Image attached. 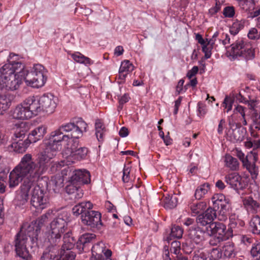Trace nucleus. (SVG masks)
<instances>
[{
    "mask_svg": "<svg viewBox=\"0 0 260 260\" xmlns=\"http://www.w3.org/2000/svg\"><path fill=\"white\" fill-rule=\"evenodd\" d=\"M57 151L46 145L45 148L38 154L36 163L29 153L24 154L20 162L14 168L17 178L29 176L31 179L37 181L40 177L47 170L50 161Z\"/></svg>",
    "mask_w": 260,
    "mask_h": 260,
    "instance_id": "f257e3e1",
    "label": "nucleus"
},
{
    "mask_svg": "<svg viewBox=\"0 0 260 260\" xmlns=\"http://www.w3.org/2000/svg\"><path fill=\"white\" fill-rule=\"evenodd\" d=\"M40 230L36 222L25 223L16 235L14 241L15 251L17 255L22 260H32V257L26 248V244L29 245L28 238L30 242V247H32L33 244L37 243Z\"/></svg>",
    "mask_w": 260,
    "mask_h": 260,
    "instance_id": "f03ea898",
    "label": "nucleus"
},
{
    "mask_svg": "<svg viewBox=\"0 0 260 260\" xmlns=\"http://www.w3.org/2000/svg\"><path fill=\"white\" fill-rule=\"evenodd\" d=\"M15 168H14L10 173L8 185L10 188H13L23 181L19 189L16 191V196L14 200V204L16 207L22 208L27 203L30 189L34 182L36 181L31 179L29 176H24L18 178V177H15V174H17V173L15 172Z\"/></svg>",
    "mask_w": 260,
    "mask_h": 260,
    "instance_id": "7ed1b4c3",
    "label": "nucleus"
},
{
    "mask_svg": "<svg viewBox=\"0 0 260 260\" xmlns=\"http://www.w3.org/2000/svg\"><path fill=\"white\" fill-rule=\"evenodd\" d=\"M232 59L242 57L246 60H252L255 57V51L252 45L246 40L240 39L231 45V49L226 52Z\"/></svg>",
    "mask_w": 260,
    "mask_h": 260,
    "instance_id": "20e7f679",
    "label": "nucleus"
},
{
    "mask_svg": "<svg viewBox=\"0 0 260 260\" xmlns=\"http://www.w3.org/2000/svg\"><path fill=\"white\" fill-rule=\"evenodd\" d=\"M68 223L62 216L55 218L50 224V229L46 233V239L51 245H58L60 242L61 235L67 230Z\"/></svg>",
    "mask_w": 260,
    "mask_h": 260,
    "instance_id": "39448f33",
    "label": "nucleus"
},
{
    "mask_svg": "<svg viewBox=\"0 0 260 260\" xmlns=\"http://www.w3.org/2000/svg\"><path fill=\"white\" fill-rule=\"evenodd\" d=\"M37 104L32 100L31 96L28 97L15 108L12 113L13 118L18 120H26L37 116Z\"/></svg>",
    "mask_w": 260,
    "mask_h": 260,
    "instance_id": "423d86ee",
    "label": "nucleus"
},
{
    "mask_svg": "<svg viewBox=\"0 0 260 260\" xmlns=\"http://www.w3.org/2000/svg\"><path fill=\"white\" fill-rule=\"evenodd\" d=\"M23 78L26 85L39 88L43 86L47 81V71L42 65L36 64L30 71H26Z\"/></svg>",
    "mask_w": 260,
    "mask_h": 260,
    "instance_id": "0eeeda50",
    "label": "nucleus"
},
{
    "mask_svg": "<svg viewBox=\"0 0 260 260\" xmlns=\"http://www.w3.org/2000/svg\"><path fill=\"white\" fill-rule=\"evenodd\" d=\"M24 78L22 75L12 74L9 66L0 68V84L3 88L14 90L18 88Z\"/></svg>",
    "mask_w": 260,
    "mask_h": 260,
    "instance_id": "6e6552de",
    "label": "nucleus"
},
{
    "mask_svg": "<svg viewBox=\"0 0 260 260\" xmlns=\"http://www.w3.org/2000/svg\"><path fill=\"white\" fill-rule=\"evenodd\" d=\"M87 124L81 118L75 119L72 122L61 125V128L69 136L70 143L82 137L83 133L87 132Z\"/></svg>",
    "mask_w": 260,
    "mask_h": 260,
    "instance_id": "1a4fd4ad",
    "label": "nucleus"
},
{
    "mask_svg": "<svg viewBox=\"0 0 260 260\" xmlns=\"http://www.w3.org/2000/svg\"><path fill=\"white\" fill-rule=\"evenodd\" d=\"M31 98L38 104L37 114L42 111L52 113L56 108L57 98L51 93L44 94L39 99L34 96H31Z\"/></svg>",
    "mask_w": 260,
    "mask_h": 260,
    "instance_id": "9d476101",
    "label": "nucleus"
},
{
    "mask_svg": "<svg viewBox=\"0 0 260 260\" xmlns=\"http://www.w3.org/2000/svg\"><path fill=\"white\" fill-rule=\"evenodd\" d=\"M30 204L38 211H41L46 208L49 205L47 194L39 185H37L34 188Z\"/></svg>",
    "mask_w": 260,
    "mask_h": 260,
    "instance_id": "9b49d317",
    "label": "nucleus"
},
{
    "mask_svg": "<svg viewBox=\"0 0 260 260\" xmlns=\"http://www.w3.org/2000/svg\"><path fill=\"white\" fill-rule=\"evenodd\" d=\"M64 132L61 128V125L56 129L52 131L49 135L48 142L46 143V145L51 148L53 150L58 151L61 149V142L66 143V147L67 144H69V136L66 134H63Z\"/></svg>",
    "mask_w": 260,
    "mask_h": 260,
    "instance_id": "f8f14e48",
    "label": "nucleus"
},
{
    "mask_svg": "<svg viewBox=\"0 0 260 260\" xmlns=\"http://www.w3.org/2000/svg\"><path fill=\"white\" fill-rule=\"evenodd\" d=\"M82 222L91 228H96L102 224L101 214L98 211H90L81 216Z\"/></svg>",
    "mask_w": 260,
    "mask_h": 260,
    "instance_id": "ddd939ff",
    "label": "nucleus"
},
{
    "mask_svg": "<svg viewBox=\"0 0 260 260\" xmlns=\"http://www.w3.org/2000/svg\"><path fill=\"white\" fill-rule=\"evenodd\" d=\"M18 56L13 53L9 54L8 59V63L4 66H9L12 74L22 75L24 77L27 71L24 70V66L20 61H18Z\"/></svg>",
    "mask_w": 260,
    "mask_h": 260,
    "instance_id": "4468645a",
    "label": "nucleus"
},
{
    "mask_svg": "<svg viewBox=\"0 0 260 260\" xmlns=\"http://www.w3.org/2000/svg\"><path fill=\"white\" fill-rule=\"evenodd\" d=\"M212 235L217 236L225 240L229 239L231 237V233L226 230L225 224L219 222H214L210 224L209 227Z\"/></svg>",
    "mask_w": 260,
    "mask_h": 260,
    "instance_id": "2eb2a0df",
    "label": "nucleus"
},
{
    "mask_svg": "<svg viewBox=\"0 0 260 260\" xmlns=\"http://www.w3.org/2000/svg\"><path fill=\"white\" fill-rule=\"evenodd\" d=\"M70 180L71 182L79 185L87 184L90 182V175L86 170H76L72 172Z\"/></svg>",
    "mask_w": 260,
    "mask_h": 260,
    "instance_id": "dca6fc26",
    "label": "nucleus"
},
{
    "mask_svg": "<svg viewBox=\"0 0 260 260\" xmlns=\"http://www.w3.org/2000/svg\"><path fill=\"white\" fill-rule=\"evenodd\" d=\"M229 220L228 230L231 233L232 237L234 235L238 234L241 232V228L244 226L245 223L235 214H232L229 217Z\"/></svg>",
    "mask_w": 260,
    "mask_h": 260,
    "instance_id": "f3484780",
    "label": "nucleus"
},
{
    "mask_svg": "<svg viewBox=\"0 0 260 260\" xmlns=\"http://www.w3.org/2000/svg\"><path fill=\"white\" fill-rule=\"evenodd\" d=\"M47 133V127L40 125L31 131L28 136L29 143H34L41 140Z\"/></svg>",
    "mask_w": 260,
    "mask_h": 260,
    "instance_id": "a211bd4d",
    "label": "nucleus"
},
{
    "mask_svg": "<svg viewBox=\"0 0 260 260\" xmlns=\"http://www.w3.org/2000/svg\"><path fill=\"white\" fill-rule=\"evenodd\" d=\"M241 180V176L236 172L229 173L225 176V181L235 190L242 188Z\"/></svg>",
    "mask_w": 260,
    "mask_h": 260,
    "instance_id": "6ab92c4d",
    "label": "nucleus"
},
{
    "mask_svg": "<svg viewBox=\"0 0 260 260\" xmlns=\"http://www.w3.org/2000/svg\"><path fill=\"white\" fill-rule=\"evenodd\" d=\"M67 149L71 150V156L76 160L84 159L88 153V150L85 147H81L76 149L75 146H70L67 144Z\"/></svg>",
    "mask_w": 260,
    "mask_h": 260,
    "instance_id": "aec40b11",
    "label": "nucleus"
},
{
    "mask_svg": "<svg viewBox=\"0 0 260 260\" xmlns=\"http://www.w3.org/2000/svg\"><path fill=\"white\" fill-rule=\"evenodd\" d=\"M205 232L199 226H192L188 231V237L191 241L196 243L199 244L204 239Z\"/></svg>",
    "mask_w": 260,
    "mask_h": 260,
    "instance_id": "412c9836",
    "label": "nucleus"
},
{
    "mask_svg": "<svg viewBox=\"0 0 260 260\" xmlns=\"http://www.w3.org/2000/svg\"><path fill=\"white\" fill-rule=\"evenodd\" d=\"M107 250H111L107 248L104 243L100 242L94 244L91 249L92 256L90 260H95L106 256Z\"/></svg>",
    "mask_w": 260,
    "mask_h": 260,
    "instance_id": "4be33fe9",
    "label": "nucleus"
},
{
    "mask_svg": "<svg viewBox=\"0 0 260 260\" xmlns=\"http://www.w3.org/2000/svg\"><path fill=\"white\" fill-rule=\"evenodd\" d=\"M93 208V204L90 201H86L80 203L72 208V212L74 216H78L80 215L85 214L89 212Z\"/></svg>",
    "mask_w": 260,
    "mask_h": 260,
    "instance_id": "5701e85b",
    "label": "nucleus"
},
{
    "mask_svg": "<svg viewBox=\"0 0 260 260\" xmlns=\"http://www.w3.org/2000/svg\"><path fill=\"white\" fill-rule=\"evenodd\" d=\"M243 203L249 212L256 214L260 210V204L250 197L245 198L243 200Z\"/></svg>",
    "mask_w": 260,
    "mask_h": 260,
    "instance_id": "b1692460",
    "label": "nucleus"
},
{
    "mask_svg": "<svg viewBox=\"0 0 260 260\" xmlns=\"http://www.w3.org/2000/svg\"><path fill=\"white\" fill-rule=\"evenodd\" d=\"M96 236L93 234L86 233L82 235L76 243L77 248L79 251L84 250L86 244L95 240Z\"/></svg>",
    "mask_w": 260,
    "mask_h": 260,
    "instance_id": "393cba45",
    "label": "nucleus"
},
{
    "mask_svg": "<svg viewBox=\"0 0 260 260\" xmlns=\"http://www.w3.org/2000/svg\"><path fill=\"white\" fill-rule=\"evenodd\" d=\"M213 208L217 210L221 208V210H225L227 207L228 202L225 199V197L222 194H214L211 199Z\"/></svg>",
    "mask_w": 260,
    "mask_h": 260,
    "instance_id": "a878e982",
    "label": "nucleus"
},
{
    "mask_svg": "<svg viewBox=\"0 0 260 260\" xmlns=\"http://www.w3.org/2000/svg\"><path fill=\"white\" fill-rule=\"evenodd\" d=\"M29 144H30V143H29L27 139L25 141L19 140L17 142H14L10 144L8 146V149L9 151H14L17 153H22L26 150Z\"/></svg>",
    "mask_w": 260,
    "mask_h": 260,
    "instance_id": "bb28decb",
    "label": "nucleus"
},
{
    "mask_svg": "<svg viewBox=\"0 0 260 260\" xmlns=\"http://www.w3.org/2000/svg\"><path fill=\"white\" fill-rule=\"evenodd\" d=\"M235 155L238 157L242 161L243 165H245L248 161H256L257 159V154L256 151H251L245 157V154L241 150L236 149L235 151Z\"/></svg>",
    "mask_w": 260,
    "mask_h": 260,
    "instance_id": "cd10ccee",
    "label": "nucleus"
},
{
    "mask_svg": "<svg viewBox=\"0 0 260 260\" xmlns=\"http://www.w3.org/2000/svg\"><path fill=\"white\" fill-rule=\"evenodd\" d=\"M63 244L61 246L62 250H71L75 246L76 240L73 236L72 232L68 231L63 237Z\"/></svg>",
    "mask_w": 260,
    "mask_h": 260,
    "instance_id": "c85d7f7f",
    "label": "nucleus"
},
{
    "mask_svg": "<svg viewBox=\"0 0 260 260\" xmlns=\"http://www.w3.org/2000/svg\"><path fill=\"white\" fill-rule=\"evenodd\" d=\"M59 245H51L50 243L47 248L43 252L41 257V260H54L55 257L58 254Z\"/></svg>",
    "mask_w": 260,
    "mask_h": 260,
    "instance_id": "c756f323",
    "label": "nucleus"
},
{
    "mask_svg": "<svg viewBox=\"0 0 260 260\" xmlns=\"http://www.w3.org/2000/svg\"><path fill=\"white\" fill-rule=\"evenodd\" d=\"M224 166L231 171H238L239 169L240 164L237 158L230 154H225L224 156Z\"/></svg>",
    "mask_w": 260,
    "mask_h": 260,
    "instance_id": "7c9ffc66",
    "label": "nucleus"
},
{
    "mask_svg": "<svg viewBox=\"0 0 260 260\" xmlns=\"http://www.w3.org/2000/svg\"><path fill=\"white\" fill-rule=\"evenodd\" d=\"M164 207L166 209H172L175 208L178 203V199L175 195L170 196L169 194L164 195L162 200Z\"/></svg>",
    "mask_w": 260,
    "mask_h": 260,
    "instance_id": "2f4dec72",
    "label": "nucleus"
},
{
    "mask_svg": "<svg viewBox=\"0 0 260 260\" xmlns=\"http://www.w3.org/2000/svg\"><path fill=\"white\" fill-rule=\"evenodd\" d=\"M210 189V184L205 183L201 184L197 187L195 191L194 197L197 200H200L204 198Z\"/></svg>",
    "mask_w": 260,
    "mask_h": 260,
    "instance_id": "473e14b6",
    "label": "nucleus"
},
{
    "mask_svg": "<svg viewBox=\"0 0 260 260\" xmlns=\"http://www.w3.org/2000/svg\"><path fill=\"white\" fill-rule=\"evenodd\" d=\"M95 135L99 142L103 141V136L105 132V127L100 119H97L95 122Z\"/></svg>",
    "mask_w": 260,
    "mask_h": 260,
    "instance_id": "72a5a7b5",
    "label": "nucleus"
},
{
    "mask_svg": "<svg viewBox=\"0 0 260 260\" xmlns=\"http://www.w3.org/2000/svg\"><path fill=\"white\" fill-rule=\"evenodd\" d=\"M71 56L72 58L77 62L83 63L85 65H91L93 63V61L89 58L85 56L79 52L72 54Z\"/></svg>",
    "mask_w": 260,
    "mask_h": 260,
    "instance_id": "f704fd0d",
    "label": "nucleus"
},
{
    "mask_svg": "<svg viewBox=\"0 0 260 260\" xmlns=\"http://www.w3.org/2000/svg\"><path fill=\"white\" fill-rule=\"evenodd\" d=\"M11 104V100L6 95H0V115H3L9 109Z\"/></svg>",
    "mask_w": 260,
    "mask_h": 260,
    "instance_id": "c9c22d12",
    "label": "nucleus"
},
{
    "mask_svg": "<svg viewBox=\"0 0 260 260\" xmlns=\"http://www.w3.org/2000/svg\"><path fill=\"white\" fill-rule=\"evenodd\" d=\"M222 254L226 257H233L235 256L234 244L232 242H227L222 247Z\"/></svg>",
    "mask_w": 260,
    "mask_h": 260,
    "instance_id": "e433bc0d",
    "label": "nucleus"
},
{
    "mask_svg": "<svg viewBox=\"0 0 260 260\" xmlns=\"http://www.w3.org/2000/svg\"><path fill=\"white\" fill-rule=\"evenodd\" d=\"M248 113L252 122L251 126L254 127L256 129L260 131V112L258 111H254Z\"/></svg>",
    "mask_w": 260,
    "mask_h": 260,
    "instance_id": "4c0bfd02",
    "label": "nucleus"
},
{
    "mask_svg": "<svg viewBox=\"0 0 260 260\" xmlns=\"http://www.w3.org/2000/svg\"><path fill=\"white\" fill-rule=\"evenodd\" d=\"M247 108L241 106L237 105L233 110L234 114H239L241 117L242 123L243 125H247L248 122L246 118V111Z\"/></svg>",
    "mask_w": 260,
    "mask_h": 260,
    "instance_id": "58836bf2",
    "label": "nucleus"
},
{
    "mask_svg": "<svg viewBox=\"0 0 260 260\" xmlns=\"http://www.w3.org/2000/svg\"><path fill=\"white\" fill-rule=\"evenodd\" d=\"M238 1L239 6L244 11H250L255 9V4L253 0H240Z\"/></svg>",
    "mask_w": 260,
    "mask_h": 260,
    "instance_id": "ea45409f",
    "label": "nucleus"
},
{
    "mask_svg": "<svg viewBox=\"0 0 260 260\" xmlns=\"http://www.w3.org/2000/svg\"><path fill=\"white\" fill-rule=\"evenodd\" d=\"M183 233V229L178 225H174L171 229L170 236L167 237V240L169 242L173 238L180 239L182 237Z\"/></svg>",
    "mask_w": 260,
    "mask_h": 260,
    "instance_id": "a19ab883",
    "label": "nucleus"
},
{
    "mask_svg": "<svg viewBox=\"0 0 260 260\" xmlns=\"http://www.w3.org/2000/svg\"><path fill=\"white\" fill-rule=\"evenodd\" d=\"M64 179L61 177L60 175H56L52 177L51 182L52 184L54 186L53 189L56 191H58L59 189L63 187L64 186Z\"/></svg>",
    "mask_w": 260,
    "mask_h": 260,
    "instance_id": "79ce46f5",
    "label": "nucleus"
},
{
    "mask_svg": "<svg viewBox=\"0 0 260 260\" xmlns=\"http://www.w3.org/2000/svg\"><path fill=\"white\" fill-rule=\"evenodd\" d=\"M256 161H248L247 163H246L245 165H243L250 173L253 179L256 178L258 172V168L256 167L255 164Z\"/></svg>",
    "mask_w": 260,
    "mask_h": 260,
    "instance_id": "37998d69",
    "label": "nucleus"
},
{
    "mask_svg": "<svg viewBox=\"0 0 260 260\" xmlns=\"http://www.w3.org/2000/svg\"><path fill=\"white\" fill-rule=\"evenodd\" d=\"M190 208L192 213L198 214L206 208V204L203 202H197L192 204Z\"/></svg>",
    "mask_w": 260,
    "mask_h": 260,
    "instance_id": "c03bdc74",
    "label": "nucleus"
},
{
    "mask_svg": "<svg viewBox=\"0 0 260 260\" xmlns=\"http://www.w3.org/2000/svg\"><path fill=\"white\" fill-rule=\"evenodd\" d=\"M244 21H236L234 22L230 29L231 35L234 36L237 35L244 27Z\"/></svg>",
    "mask_w": 260,
    "mask_h": 260,
    "instance_id": "a18cd8bd",
    "label": "nucleus"
},
{
    "mask_svg": "<svg viewBox=\"0 0 260 260\" xmlns=\"http://www.w3.org/2000/svg\"><path fill=\"white\" fill-rule=\"evenodd\" d=\"M216 210H217L214 208H209L204 213H203L206 217V219L207 220V222H208L209 223V227L210 226V224L214 222H213V221L216 217Z\"/></svg>",
    "mask_w": 260,
    "mask_h": 260,
    "instance_id": "49530a36",
    "label": "nucleus"
},
{
    "mask_svg": "<svg viewBox=\"0 0 260 260\" xmlns=\"http://www.w3.org/2000/svg\"><path fill=\"white\" fill-rule=\"evenodd\" d=\"M209 260H219L222 256V250L218 247L212 248L208 255Z\"/></svg>",
    "mask_w": 260,
    "mask_h": 260,
    "instance_id": "de8ad7c7",
    "label": "nucleus"
},
{
    "mask_svg": "<svg viewBox=\"0 0 260 260\" xmlns=\"http://www.w3.org/2000/svg\"><path fill=\"white\" fill-rule=\"evenodd\" d=\"M134 66L129 60H125L121 62L119 70L128 74L134 70Z\"/></svg>",
    "mask_w": 260,
    "mask_h": 260,
    "instance_id": "09e8293b",
    "label": "nucleus"
},
{
    "mask_svg": "<svg viewBox=\"0 0 260 260\" xmlns=\"http://www.w3.org/2000/svg\"><path fill=\"white\" fill-rule=\"evenodd\" d=\"M131 171V167L129 165H124L122 172V181L124 183H128L131 180L130 173Z\"/></svg>",
    "mask_w": 260,
    "mask_h": 260,
    "instance_id": "8fccbe9b",
    "label": "nucleus"
},
{
    "mask_svg": "<svg viewBox=\"0 0 260 260\" xmlns=\"http://www.w3.org/2000/svg\"><path fill=\"white\" fill-rule=\"evenodd\" d=\"M234 102V99L231 96V94L225 97L222 104L224 108L226 109V112L227 113L232 110Z\"/></svg>",
    "mask_w": 260,
    "mask_h": 260,
    "instance_id": "3c124183",
    "label": "nucleus"
},
{
    "mask_svg": "<svg viewBox=\"0 0 260 260\" xmlns=\"http://www.w3.org/2000/svg\"><path fill=\"white\" fill-rule=\"evenodd\" d=\"M231 137L235 141H241L243 140L244 136L242 132L239 128H236L232 131V134Z\"/></svg>",
    "mask_w": 260,
    "mask_h": 260,
    "instance_id": "603ef678",
    "label": "nucleus"
},
{
    "mask_svg": "<svg viewBox=\"0 0 260 260\" xmlns=\"http://www.w3.org/2000/svg\"><path fill=\"white\" fill-rule=\"evenodd\" d=\"M247 36L250 40H258L260 39V31H258L257 27H252L249 29Z\"/></svg>",
    "mask_w": 260,
    "mask_h": 260,
    "instance_id": "864d4df0",
    "label": "nucleus"
},
{
    "mask_svg": "<svg viewBox=\"0 0 260 260\" xmlns=\"http://www.w3.org/2000/svg\"><path fill=\"white\" fill-rule=\"evenodd\" d=\"M60 254L63 260H74L76 256L75 253L71 250H61Z\"/></svg>",
    "mask_w": 260,
    "mask_h": 260,
    "instance_id": "5fc2aeb1",
    "label": "nucleus"
},
{
    "mask_svg": "<svg viewBox=\"0 0 260 260\" xmlns=\"http://www.w3.org/2000/svg\"><path fill=\"white\" fill-rule=\"evenodd\" d=\"M72 171L70 168L67 166L61 171V175H59L61 177L64 179L66 181L71 182L70 178L72 175Z\"/></svg>",
    "mask_w": 260,
    "mask_h": 260,
    "instance_id": "6e6d98bb",
    "label": "nucleus"
},
{
    "mask_svg": "<svg viewBox=\"0 0 260 260\" xmlns=\"http://www.w3.org/2000/svg\"><path fill=\"white\" fill-rule=\"evenodd\" d=\"M250 253L252 257L258 259L260 258V242L253 245Z\"/></svg>",
    "mask_w": 260,
    "mask_h": 260,
    "instance_id": "4d7b16f0",
    "label": "nucleus"
},
{
    "mask_svg": "<svg viewBox=\"0 0 260 260\" xmlns=\"http://www.w3.org/2000/svg\"><path fill=\"white\" fill-rule=\"evenodd\" d=\"M207 112L206 106L202 102H199L198 104V113L197 115L200 117H204Z\"/></svg>",
    "mask_w": 260,
    "mask_h": 260,
    "instance_id": "13d9d810",
    "label": "nucleus"
},
{
    "mask_svg": "<svg viewBox=\"0 0 260 260\" xmlns=\"http://www.w3.org/2000/svg\"><path fill=\"white\" fill-rule=\"evenodd\" d=\"M26 129L24 127H17L16 128L14 136L16 138H19L20 140H22L23 138H24L25 133H26Z\"/></svg>",
    "mask_w": 260,
    "mask_h": 260,
    "instance_id": "bf43d9fd",
    "label": "nucleus"
},
{
    "mask_svg": "<svg viewBox=\"0 0 260 260\" xmlns=\"http://www.w3.org/2000/svg\"><path fill=\"white\" fill-rule=\"evenodd\" d=\"M248 105L249 108V112H252L254 111H257V109L259 108V106L258 105L257 102L256 101L254 100H250L247 101V103H245Z\"/></svg>",
    "mask_w": 260,
    "mask_h": 260,
    "instance_id": "052dcab7",
    "label": "nucleus"
},
{
    "mask_svg": "<svg viewBox=\"0 0 260 260\" xmlns=\"http://www.w3.org/2000/svg\"><path fill=\"white\" fill-rule=\"evenodd\" d=\"M171 252L175 254H178L179 253L180 251V243L177 241H174L172 242L170 248Z\"/></svg>",
    "mask_w": 260,
    "mask_h": 260,
    "instance_id": "680f3d73",
    "label": "nucleus"
},
{
    "mask_svg": "<svg viewBox=\"0 0 260 260\" xmlns=\"http://www.w3.org/2000/svg\"><path fill=\"white\" fill-rule=\"evenodd\" d=\"M235 9L233 7H226L223 11V14L225 17L232 18L235 15Z\"/></svg>",
    "mask_w": 260,
    "mask_h": 260,
    "instance_id": "e2e57ef3",
    "label": "nucleus"
},
{
    "mask_svg": "<svg viewBox=\"0 0 260 260\" xmlns=\"http://www.w3.org/2000/svg\"><path fill=\"white\" fill-rule=\"evenodd\" d=\"M79 187H80L79 185L76 183H73V182H70V184L66 186V190L68 194L71 196L72 194L77 190Z\"/></svg>",
    "mask_w": 260,
    "mask_h": 260,
    "instance_id": "0e129e2a",
    "label": "nucleus"
},
{
    "mask_svg": "<svg viewBox=\"0 0 260 260\" xmlns=\"http://www.w3.org/2000/svg\"><path fill=\"white\" fill-rule=\"evenodd\" d=\"M230 36L225 33H222L220 35V38L218 39L219 42H221L224 46L230 44Z\"/></svg>",
    "mask_w": 260,
    "mask_h": 260,
    "instance_id": "69168bd1",
    "label": "nucleus"
},
{
    "mask_svg": "<svg viewBox=\"0 0 260 260\" xmlns=\"http://www.w3.org/2000/svg\"><path fill=\"white\" fill-rule=\"evenodd\" d=\"M196 221L198 224L202 226H206L207 225H209V223L207 222V220L206 219V217L202 213L200 214L196 219Z\"/></svg>",
    "mask_w": 260,
    "mask_h": 260,
    "instance_id": "338daca9",
    "label": "nucleus"
},
{
    "mask_svg": "<svg viewBox=\"0 0 260 260\" xmlns=\"http://www.w3.org/2000/svg\"><path fill=\"white\" fill-rule=\"evenodd\" d=\"M83 190L80 187H79L77 190H76L73 194H72L71 199L74 200H79L83 197Z\"/></svg>",
    "mask_w": 260,
    "mask_h": 260,
    "instance_id": "774afa93",
    "label": "nucleus"
}]
</instances>
